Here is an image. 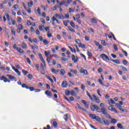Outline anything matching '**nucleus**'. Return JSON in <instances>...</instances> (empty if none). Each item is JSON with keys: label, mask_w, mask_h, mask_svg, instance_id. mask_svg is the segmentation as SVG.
Here are the masks:
<instances>
[{"label": "nucleus", "mask_w": 129, "mask_h": 129, "mask_svg": "<svg viewBox=\"0 0 129 129\" xmlns=\"http://www.w3.org/2000/svg\"><path fill=\"white\" fill-rule=\"evenodd\" d=\"M100 110V111H98V112H102L104 115H105L108 118H110V115L107 113V109L106 108H101Z\"/></svg>", "instance_id": "f257e3e1"}, {"label": "nucleus", "mask_w": 129, "mask_h": 129, "mask_svg": "<svg viewBox=\"0 0 129 129\" xmlns=\"http://www.w3.org/2000/svg\"><path fill=\"white\" fill-rule=\"evenodd\" d=\"M89 116L92 119H96V120H97V121H98V122H101V119L100 118V117H99V116H96L94 114H90Z\"/></svg>", "instance_id": "f03ea898"}, {"label": "nucleus", "mask_w": 129, "mask_h": 129, "mask_svg": "<svg viewBox=\"0 0 129 129\" xmlns=\"http://www.w3.org/2000/svg\"><path fill=\"white\" fill-rule=\"evenodd\" d=\"M100 57L103 59V60H104L105 61V60H109V57H108V56L104 53L101 54L100 55Z\"/></svg>", "instance_id": "7ed1b4c3"}, {"label": "nucleus", "mask_w": 129, "mask_h": 129, "mask_svg": "<svg viewBox=\"0 0 129 129\" xmlns=\"http://www.w3.org/2000/svg\"><path fill=\"white\" fill-rule=\"evenodd\" d=\"M63 5H65L66 7H68V2L66 0L61 1L59 3V6L61 7L63 6Z\"/></svg>", "instance_id": "20e7f679"}, {"label": "nucleus", "mask_w": 129, "mask_h": 129, "mask_svg": "<svg viewBox=\"0 0 129 129\" xmlns=\"http://www.w3.org/2000/svg\"><path fill=\"white\" fill-rule=\"evenodd\" d=\"M91 109L92 111H94V109H96V110H99V107H98V105H93L91 106Z\"/></svg>", "instance_id": "39448f33"}, {"label": "nucleus", "mask_w": 129, "mask_h": 129, "mask_svg": "<svg viewBox=\"0 0 129 129\" xmlns=\"http://www.w3.org/2000/svg\"><path fill=\"white\" fill-rule=\"evenodd\" d=\"M92 97L94 98V101L96 102V103H100V100H99V98H98L95 95L93 94Z\"/></svg>", "instance_id": "423d86ee"}, {"label": "nucleus", "mask_w": 129, "mask_h": 129, "mask_svg": "<svg viewBox=\"0 0 129 129\" xmlns=\"http://www.w3.org/2000/svg\"><path fill=\"white\" fill-rule=\"evenodd\" d=\"M108 109L109 110H110V111H114V112H115L116 113H118V112H117L116 109L112 107L111 106H109Z\"/></svg>", "instance_id": "0eeeda50"}, {"label": "nucleus", "mask_w": 129, "mask_h": 129, "mask_svg": "<svg viewBox=\"0 0 129 129\" xmlns=\"http://www.w3.org/2000/svg\"><path fill=\"white\" fill-rule=\"evenodd\" d=\"M45 93L48 97L51 98L52 97V93H51V91L47 90L45 91Z\"/></svg>", "instance_id": "6e6552de"}, {"label": "nucleus", "mask_w": 129, "mask_h": 129, "mask_svg": "<svg viewBox=\"0 0 129 129\" xmlns=\"http://www.w3.org/2000/svg\"><path fill=\"white\" fill-rule=\"evenodd\" d=\"M7 77H9V79H11V80H15L17 79L15 76H12L11 75H7Z\"/></svg>", "instance_id": "1a4fd4ad"}, {"label": "nucleus", "mask_w": 129, "mask_h": 129, "mask_svg": "<svg viewBox=\"0 0 129 129\" xmlns=\"http://www.w3.org/2000/svg\"><path fill=\"white\" fill-rule=\"evenodd\" d=\"M82 103H83L84 105H85V107H87V108H88V107H89V105H88V104L87 103V102H86V101L84 100H82L81 101Z\"/></svg>", "instance_id": "9d476101"}, {"label": "nucleus", "mask_w": 129, "mask_h": 129, "mask_svg": "<svg viewBox=\"0 0 129 129\" xmlns=\"http://www.w3.org/2000/svg\"><path fill=\"white\" fill-rule=\"evenodd\" d=\"M80 73H83L84 75H88V72H87V70L81 69L80 71Z\"/></svg>", "instance_id": "9b49d317"}, {"label": "nucleus", "mask_w": 129, "mask_h": 129, "mask_svg": "<svg viewBox=\"0 0 129 129\" xmlns=\"http://www.w3.org/2000/svg\"><path fill=\"white\" fill-rule=\"evenodd\" d=\"M72 60L73 61H74V63H76V62H78V58H77H77L76 59L75 55L74 54L72 55Z\"/></svg>", "instance_id": "f8f14e48"}, {"label": "nucleus", "mask_w": 129, "mask_h": 129, "mask_svg": "<svg viewBox=\"0 0 129 129\" xmlns=\"http://www.w3.org/2000/svg\"><path fill=\"white\" fill-rule=\"evenodd\" d=\"M67 84H68L67 82L63 81L62 84H61V86L63 88H66V87H67Z\"/></svg>", "instance_id": "ddd939ff"}, {"label": "nucleus", "mask_w": 129, "mask_h": 129, "mask_svg": "<svg viewBox=\"0 0 129 129\" xmlns=\"http://www.w3.org/2000/svg\"><path fill=\"white\" fill-rule=\"evenodd\" d=\"M28 7L29 8H32L33 6H34V3L33 2V1L31 0L29 2H28Z\"/></svg>", "instance_id": "4468645a"}, {"label": "nucleus", "mask_w": 129, "mask_h": 129, "mask_svg": "<svg viewBox=\"0 0 129 129\" xmlns=\"http://www.w3.org/2000/svg\"><path fill=\"white\" fill-rule=\"evenodd\" d=\"M102 120H103V121H104V122L105 124H106V125H109V121H108V120H106L105 118H103Z\"/></svg>", "instance_id": "2eb2a0df"}, {"label": "nucleus", "mask_w": 129, "mask_h": 129, "mask_svg": "<svg viewBox=\"0 0 129 129\" xmlns=\"http://www.w3.org/2000/svg\"><path fill=\"white\" fill-rule=\"evenodd\" d=\"M51 72H52V73H54V74H58V73L59 72V70H55V69L52 68Z\"/></svg>", "instance_id": "dca6fc26"}, {"label": "nucleus", "mask_w": 129, "mask_h": 129, "mask_svg": "<svg viewBox=\"0 0 129 129\" xmlns=\"http://www.w3.org/2000/svg\"><path fill=\"white\" fill-rule=\"evenodd\" d=\"M11 32L14 35V36L16 35V31L15 30V28L14 27H11Z\"/></svg>", "instance_id": "f3484780"}, {"label": "nucleus", "mask_w": 129, "mask_h": 129, "mask_svg": "<svg viewBox=\"0 0 129 129\" xmlns=\"http://www.w3.org/2000/svg\"><path fill=\"white\" fill-rule=\"evenodd\" d=\"M46 78H47V79H49V80H50V81L51 82V83H54V81H53V79H52L50 76H48V75H45Z\"/></svg>", "instance_id": "a211bd4d"}, {"label": "nucleus", "mask_w": 129, "mask_h": 129, "mask_svg": "<svg viewBox=\"0 0 129 129\" xmlns=\"http://www.w3.org/2000/svg\"><path fill=\"white\" fill-rule=\"evenodd\" d=\"M17 50L19 53H24V50L22 49V48H19V47L17 48Z\"/></svg>", "instance_id": "6ab92c4d"}, {"label": "nucleus", "mask_w": 129, "mask_h": 129, "mask_svg": "<svg viewBox=\"0 0 129 129\" xmlns=\"http://www.w3.org/2000/svg\"><path fill=\"white\" fill-rule=\"evenodd\" d=\"M70 50H71V52H74V53H76V49L75 48H72L71 46H69Z\"/></svg>", "instance_id": "aec40b11"}, {"label": "nucleus", "mask_w": 129, "mask_h": 129, "mask_svg": "<svg viewBox=\"0 0 129 129\" xmlns=\"http://www.w3.org/2000/svg\"><path fill=\"white\" fill-rule=\"evenodd\" d=\"M64 74H65V70H64L63 69H61L60 75H61V76H63Z\"/></svg>", "instance_id": "412c9836"}, {"label": "nucleus", "mask_w": 129, "mask_h": 129, "mask_svg": "<svg viewBox=\"0 0 129 129\" xmlns=\"http://www.w3.org/2000/svg\"><path fill=\"white\" fill-rule=\"evenodd\" d=\"M117 126L118 128L120 129H122L123 128V126H122V125L121 123H118L117 124Z\"/></svg>", "instance_id": "4be33fe9"}, {"label": "nucleus", "mask_w": 129, "mask_h": 129, "mask_svg": "<svg viewBox=\"0 0 129 129\" xmlns=\"http://www.w3.org/2000/svg\"><path fill=\"white\" fill-rule=\"evenodd\" d=\"M21 47L23 48V49H26L27 48V44H26L25 42H23L22 44L21 45Z\"/></svg>", "instance_id": "5701e85b"}, {"label": "nucleus", "mask_w": 129, "mask_h": 129, "mask_svg": "<svg viewBox=\"0 0 129 129\" xmlns=\"http://www.w3.org/2000/svg\"><path fill=\"white\" fill-rule=\"evenodd\" d=\"M44 54L46 57H49V55H51V52L50 51H45Z\"/></svg>", "instance_id": "b1692460"}, {"label": "nucleus", "mask_w": 129, "mask_h": 129, "mask_svg": "<svg viewBox=\"0 0 129 129\" xmlns=\"http://www.w3.org/2000/svg\"><path fill=\"white\" fill-rule=\"evenodd\" d=\"M70 94L72 96H74V95H76V92H75V91H74V90L71 91Z\"/></svg>", "instance_id": "393cba45"}, {"label": "nucleus", "mask_w": 129, "mask_h": 129, "mask_svg": "<svg viewBox=\"0 0 129 129\" xmlns=\"http://www.w3.org/2000/svg\"><path fill=\"white\" fill-rule=\"evenodd\" d=\"M4 82H8L9 83H10V82H11V81L8 80V78L4 77V79H3Z\"/></svg>", "instance_id": "a878e982"}, {"label": "nucleus", "mask_w": 129, "mask_h": 129, "mask_svg": "<svg viewBox=\"0 0 129 129\" xmlns=\"http://www.w3.org/2000/svg\"><path fill=\"white\" fill-rule=\"evenodd\" d=\"M79 47H80V48H82L83 49H85V48H86L85 47V44H82L81 43L79 44Z\"/></svg>", "instance_id": "bb28decb"}, {"label": "nucleus", "mask_w": 129, "mask_h": 129, "mask_svg": "<svg viewBox=\"0 0 129 129\" xmlns=\"http://www.w3.org/2000/svg\"><path fill=\"white\" fill-rule=\"evenodd\" d=\"M112 61L114 62V63H116V64H120V62L117 59L112 60Z\"/></svg>", "instance_id": "cd10ccee"}, {"label": "nucleus", "mask_w": 129, "mask_h": 129, "mask_svg": "<svg viewBox=\"0 0 129 129\" xmlns=\"http://www.w3.org/2000/svg\"><path fill=\"white\" fill-rule=\"evenodd\" d=\"M39 29L40 31H44V29H45V27L43 25H41L39 26Z\"/></svg>", "instance_id": "c85d7f7f"}, {"label": "nucleus", "mask_w": 129, "mask_h": 129, "mask_svg": "<svg viewBox=\"0 0 129 129\" xmlns=\"http://www.w3.org/2000/svg\"><path fill=\"white\" fill-rule=\"evenodd\" d=\"M43 43L44 44V45H48L49 43V41L46 39H44L43 40Z\"/></svg>", "instance_id": "c756f323"}, {"label": "nucleus", "mask_w": 129, "mask_h": 129, "mask_svg": "<svg viewBox=\"0 0 129 129\" xmlns=\"http://www.w3.org/2000/svg\"><path fill=\"white\" fill-rule=\"evenodd\" d=\"M18 29H19L20 30H24V27L22 24H19L18 25Z\"/></svg>", "instance_id": "7c9ffc66"}, {"label": "nucleus", "mask_w": 129, "mask_h": 129, "mask_svg": "<svg viewBox=\"0 0 129 129\" xmlns=\"http://www.w3.org/2000/svg\"><path fill=\"white\" fill-rule=\"evenodd\" d=\"M39 59L41 60V61H43L44 58H43V55H42V54L39 53Z\"/></svg>", "instance_id": "2f4dec72"}, {"label": "nucleus", "mask_w": 129, "mask_h": 129, "mask_svg": "<svg viewBox=\"0 0 129 129\" xmlns=\"http://www.w3.org/2000/svg\"><path fill=\"white\" fill-rule=\"evenodd\" d=\"M15 72L18 74V75H19V76H21V72L19 71V70L16 69Z\"/></svg>", "instance_id": "473e14b6"}, {"label": "nucleus", "mask_w": 129, "mask_h": 129, "mask_svg": "<svg viewBox=\"0 0 129 129\" xmlns=\"http://www.w3.org/2000/svg\"><path fill=\"white\" fill-rule=\"evenodd\" d=\"M15 72L18 74V75H19V76H21V72L19 71V70L16 69Z\"/></svg>", "instance_id": "72a5a7b5"}, {"label": "nucleus", "mask_w": 129, "mask_h": 129, "mask_svg": "<svg viewBox=\"0 0 129 129\" xmlns=\"http://www.w3.org/2000/svg\"><path fill=\"white\" fill-rule=\"evenodd\" d=\"M15 72L18 74V75H19V76H21V72L19 71V70L16 69Z\"/></svg>", "instance_id": "f704fd0d"}, {"label": "nucleus", "mask_w": 129, "mask_h": 129, "mask_svg": "<svg viewBox=\"0 0 129 129\" xmlns=\"http://www.w3.org/2000/svg\"><path fill=\"white\" fill-rule=\"evenodd\" d=\"M37 12L39 16H41V9H40V7H38Z\"/></svg>", "instance_id": "c9c22d12"}, {"label": "nucleus", "mask_w": 129, "mask_h": 129, "mask_svg": "<svg viewBox=\"0 0 129 129\" xmlns=\"http://www.w3.org/2000/svg\"><path fill=\"white\" fill-rule=\"evenodd\" d=\"M109 105H110V104H114V101H113L112 99H110V100L109 102Z\"/></svg>", "instance_id": "e433bc0d"}, {"label": "nucleus", "mask_w": 129, "mask_h": 129, "mask_svg": "<svg viewBox=\"0 0 129 129\" xmlns=\"http://www.w3.org/2000/svg\"><path fill=\"white\" fill-rule=\"evenodd\" d=\"M116 122H117V121L116 120V119H115L114 118L111 119V123H116Z\"/></svg>", "instance_id": "4c0bfd02"}, {"label": "nucleus", "mask_w": 129, "mask_h": 129, "mask_svg": "<svg viewBox=\"0 0 129 129\" xmlns=\"http://www.w3.org/2000/svg\"><path fill=\"white\" fill-rule=\"evenodd\" d=\"M63 118L66 120V121H67V120H68V114H65L63 116Z\"/></svg>", "instance_id": "58836bf2"}, {"label": "nucleus", "mask_w": 129, "mask_h": 129, "mask_svg": "<svg viewBox=\"0 0 129 129\" xmlns=\"http://www.w3.org/2000/svg\"><path fill=\"white\" fill-rule=\"evenodd\" d=\"M53 125L54 127H58V124H57V122L54 121L53 122Z\"/></svg>", "instance_id": "ea45409f"}, {"label": "nucleus", "mask_w": 129, "mask_h": 129, "mask_svg": "<svg viewBox=\"0 0 129 129\" xmlns=\"http://www.w3.org/2000/svg\"><path fill=\"white\" fill-rule=\"evenodd\" d=\"M68 29L69 30V31H70L71 32H72L73 33H74V32H75V30L73 29H72V28H71V27L69 26L68 27Z\"/></svg>", "instance_id": "a19ab883"}, {"label": "nucleus", "mask_w": 129, "mask_h": 129, "mask_svg": "<svg viewBox=\"0 0 129 129\" xmlns=\"http://www.w3.org/2000/svg\"><path fill=\"white\" fill-rule=\"evenodd\" d=\"M65 94L66 95L69 96L70 95V91L69 90H66L65 91Z\"/></svg>", "instance_id": "79ce46f5"}, {"label": "nucleus", "mask_w": 129, "mask_h": 129, "mask_svg": "<svg viewBox=\"0 0 129 129\" xmlns=\"http://www.w3.org/2000/svg\"><path fill=\"white\" fill-rule=\"evenodd\" d=\"M27 77L28 79H30L31 80V79H32L33 78V75H31V74H28L27 75Z\"/></svg>", "instance_id": "37998d69"}, {"label": "nucleus", "mask_w": 129, "mask_h": 129, "mask_svg": "<svg viewBox=\"0 0 129 129\" xmlns=\"http://www.w3.org/2000/svg\"><path fill=\"white\" fill-rule=\"evenodd\" d=\"M71 26L72 27V28H75V24H74V22H73V21H71Z\"/></svg>", "instance_id": "c03bdc74"}, {"label": "nucleus", "mask_w": 129, "mask_h": 129, "mask_svg": "<svg viewBox=\"0 0 129 129\" xmlns=\"http://www.w3.org/2000/svg\"><path fill=\"white\" fill-rule=\"evenodd\" d=\"M22 73H23V74L25 75H27V74H28V73H29V72L27 71L24 70H22Z\"/></svg>", "instance_id": "a18cd8bd"}, {"label": "nucleus", "mask_w": 129, "mask_h": 129, "mask_svg": "<svg viewBox=\"0 0 129 129\" xmlns=\"http://www.w3.org/2000/svg\"><path fill=\"white\" fill-rule=\"evenodd\" d=\"M47 37L50 38V37H52V34L50 33V31H48L47 33Z\"/></svg>", "instance_id": "49530a36"}, {"label": "nucleus", "mask_w": 129, "mask_h": 129, "mask_svg": "<svg viewBox=\"0 0 129 129\" xmlns=\"http://www.w3.org/2000/svg\"><path fill=\"white\" fill-rule=\"evenodd\" d=\"M122 53H123V54H124L126 57H127V52L126 51L124 50L123 49H122Z\"/></svg>", "instance_id": "de8ad7c7"}, {"label": "nucleus", "mask_w": 129, "mask_h": 129, "mask_svg": "<svg viewBox=\"0 0 129 129\" xmlns=\"http://www.w3.org/2000/svg\"><path fill=\"white\" fill-rule=\"evenodd\" d=\"M17 22H18V23H20V22H22V18L20 17H17Z\"/></svg>", "instance_id": "09e8293b"}, {"label": "nucleus", "mask_w": 129, "mask_h": 129, "mask_svg": "<svg viewBox=\"0 0 129 129\" xmlns=\"http://www.w3.org/2000/svg\"><path fill=\"white\" fill-rule=\"evenodd\" d=\"M101 44L102 45H103V46H106V43H105V41L104 40H102L101 41Z\"/></svg>", "instance_id": "8fccbe9b"}, {"label": "nucleus", "mask_w": 129, "mask_h": 129, "mask_svg": "<svg viewBox=\"0 0 129 129\" xmlns=\"http://www.w3.org/2000/svg\"><path fill=\"white\" fill-rule=\"evenodd\" d=\"M40 68L43 71H45V69L44 68V65L43 64V63L40 64Z\"/></svg>", "instance_id": "3c124183"}, {"label": "nucleus", "mask_w": 129, "mask_h": 129, "mask_svg": "<svg viewBox=\"0 0 129 129\" xmlns=\"http://www.w3.org/2000/svg\"><path fill=\"white\" fill-rule=\"evenodd\" d=\"M76 43H77V44H78L79 45L80 44H81L80 40H79V39H78L76 40Z\"/></svg>", "instance_id": "603ef678"}, {"label": "nucleus", "mask_w": 129, "mask_h": 129, "mask_svg": "<svg viewBox=\"0 0 129 129\" xmlns=\"http://www.w3.org/2000/svg\"><path fill=\"white\" fill-rule=\"evenodd\" d=\"M97 94H98V95L100 96V97H101L102 95L100 94V90L99 89H98L97 90Z\"/></svg>", "instance_id": "864d4df0"}, {"label": "nucleus", "mask_w": 129, "mask_h": 129, "mask_svg": "<svg viewBox=\"0 0 129 129\" xmlns=\"http://www.w3.org/2000/svg\"><path fill=\"white\" fill-rule=\"evenodd\" d=\"M113 47H114V49L115 50V51H117V47L116 46V44H113Z\"/></svg>", "instance_id": "5fc2aeb1"}, {"label": "nucleus", "mask_w": 129, "mask_h": 129, "mask_svg": "<svg viewBox=\"0 0 129 129\" xmlns=\"http://www.w3.org/2000/svg\"><path fill=\"white\" fill-rule=\"evenodd\" d=\"M100 107H101V108H105L104 106H105V105L102 103H101L100 104Z\"/></svg>", "instance_id": "6e6d98bb"}, {"label": "nucleus", "mask_w": 129, "mask_h": 129, "mask_svg": "<svg viewBox=\"0 0 129 129\" xmlns=\"http://www.w3.org/2000/svg\"><path fill=\"white\" fill-rule=\"evenodd\" d=\"M92 22H93V23H94L95 24H97V21H96V20H95V19L93 18L92 19Z\"/></svg>", "instance_id": "4d7b16f0"}, {"label": "nucleus", "mask_w": 129, "mask_h": 129, "mask_svg": "<svg viewBox=\"0 0 129 129\" xmlns=\"http://www.w3.org/2000/svg\"><path fill=\"white\" fill-rule=\"evenodd\" d=\"M68 60H69V59L67 58H66V57L61 58V60L62 61H68Z\"/></svg>", "instance_id": "13d9d810"}, {"label": "nucleus", "mask_w": 129, "mask_h": 129, "mask_svg": "<svg viewBox=\"0 0 129 129\" xmlns=\"http://www.w3.org/2000/svg\"><path fill=\"white\" fill-rule=\"evenodd\" d=\"M46 60L48 63H50V62H51V60L50 59V57H49V56H46Z\"/></svg>", "instance_id": "bf43d9fd"}, {"label": "nucleus", "mask_w": 129, "mask_h": 129, "mask_svg": "<svg viewBox=\"0 0 129 129\" xmlns=\"http://www.w3.org/2000/svg\"><path fill=\"white\" fill-rule=\"evenodd\" d=\"M89 36H85V39L86 41H89Z\"/></svg>", "instance_id": "052dcab7"}, {"label": "nucleus", "mask_w": 129, "mask_h": 129, "mask_svg": "<svg viewBox=\"0 0 129 129\" xmlns=\"http://www.w3.org/2000/svg\"><path fill=\"white\" fill-rule=\"evenodd\" d=\"M81 57H82L83 58H84V59L85 60H86V57L85 56V55H84V54H82V53H81L80 54Z\"/></svg>", "instance_id": "680f3d73"}, {"label": "nucleus", "mask_w": 129, "mask_h": 129, "mask_svg": "<svg viewBox=\"0 0 129 129\" xmlns=\"http://www.w3.org/2000/svg\"><path fill=\"white\" fill-rule=\"evenodd\" d=\"M11 21L12 22L13 25H16V24L17 23L16 21L13 20V18H11Z\"/></svg>", "instance_id": "e2e57ef3"}, {"label": "nucleus", "mask_w": 129, "mask_h": 129, "mask_svg": "<svg viewBox=\"0 0 129 129\" xmlns=\"http://www.w3.org/2000/svg\"><path fill=\"white\" fill-rule=\"evenodd\" d=\"M63 25H64V26L66 27H67L68 26V24L67 23V21H63Z\"/></svg>", "instance_id": "0e129e2a"}, {"label": "nucleus", "mask_w": 129, "mask_h": 129, "mask_svg": "<svg viewBox=\"0 0 129 129\" xmlns=\"http://www.w3.org/2000/svg\"><path fill=\"white\" fill-rule=\"evenodd\" d=\"M26 61L27 62H28L29 64H31V60L29 58H27L26 59Z\"/></svg>", "instance_id": "69168bd1"}, {"label": "nucleus", "mask_w": 129, "mask_h": 129, "mask_svg": "<svg viewBox=\"0 0 129 129\" xmlns=\"http://www.w3.org/2000/svg\"><path fill=\"white\" fill-rule=\"evenodd\" d=\"M35 67L36 68H37V70L38 71H39V64H35Z\"/></svg>", "instance_id": "338daca9"}, {"label": "nucleus", "mask_w": 129, "mask_h": 129, "mask_svg": "<svg viewBox=\"0 0 129 129\" xmlns=\"http://www.w3.org/2000/svg\"><path fill=\"white\" fill-rule=\"evenodd\" d=\"M102 71V68H100L98 69V72H99V73H101Z\"/></svg>", "instance_id": "774afa93"}]
</instances>
